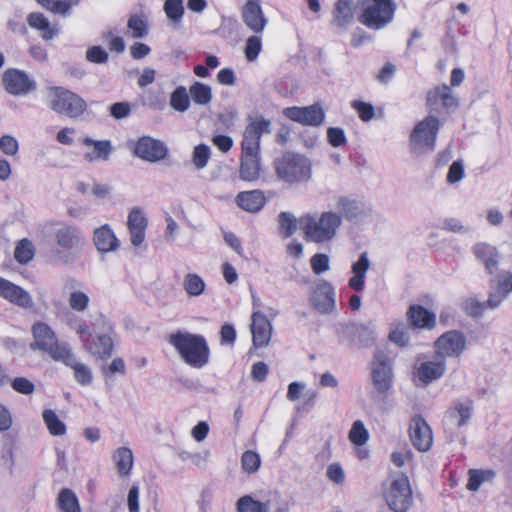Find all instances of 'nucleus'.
<instances>
[{
    "instance_id": "39",
    "label": "nucleus",
    "mask_w": 512,
    "mask_h": 512,
    "mask_svg": "<svg viewBox=\"0 0 512 512\" xmlns=\"http://www.w3.org/2000/svg\"><path fill=\"white\" fill-rule=\"evenodd\" d=\"M43 420L49 433L53 436H62L66 433V425L57 416L52 409H46L43 412Z\"/></svg>"
},
{
    "instance_id": "64",
    "label": "nucleus",
    "mask_w": 512,
    "mask_h": 512,
    "mask_svg": "<svg viewBox=\"0 0 512 512\" xmlns=\"http://www.w3.org/2000/svg\"><path fill=\"white\" fill-rule=\"evenodd\" d=\"M213 145H215L221 152L227 153L233 147V139L224 134H218L211 139Z\"/></svg>"
},
{
    "instance_id": "10",
    "label": "nucleus",
    "mask_w": 512,
    "mask_h": 512,
    "mask_svg": "<svg viewBox=\"0 0 512 512\" xmlns=\"http://www.w3.org/2000/svg\"><path fill=\"white\" fill-rule=\"evenodd\" d=\"M48 97L49 107L54 112L69 118H77L87 109V104L82 97L61 86L49 87Z\"/></svg>"
},
{
    "instance_id": "56",
    "label": "nucleus",
    "mask_w": 512,
    "mask_h": 512,
    "mask_svg": "<svg viewBox=\"0 0 512 512\" xmlns=\"http://www.w3.org/2000/svg\"><path fill=\"white\" fill-rule=\"evenodd\" d=\"M0 150L7 156H15L19 150L18 141L11 135H4L0 138Z\"/></svg>"
},
{
    "instance_id": "25",
    "label": "nucleus",
    "mask_w": 512,
    "mask_h": 512,
    "mask_svg": "<svg viewBox=\"0 0 512 512\" xmlns=\"http://www.w3.org/2000/svg\"><path fill=\"white\" fill-rule=\"evenodd\" d=\"M28 25L39 32L41 38L50 41L59 33L57 24H52L49 19L41 12H31L27 16Z\"/></svg>"
},
{
    "instance_id": "22",
    "label": "nucleus",
    "mask_w": 512,
    "mask_h": 512,
    "mask_svg": "<svg viewBox=\"0 0 512 512\" xmlns=\"http://www.w3.org/2000/svg\"><path fill=\"white\" fill-rule=\"evenodd\" d=\"M148 219L138 207L130 210L127 219V227L130 234V240L133 246H140L145 240Z\"/></svg>"
},
{
    "instance_id": "43",
    "label": "nucleus",
    "mask_w": 512,
    "mask_h": 512,
    "mask_svg": "<svg viewBox=\"0 0 512 512\" xmlns=\"http://www.w3.org/2000/svg\"><path fill=\"white\" fill-rule=\"evenodd\" d=\"M171 107L178 112H185L190 105L189 94L184 86H178L170 97Z\"/></svg>"
},
{
    "instance_id": "33",
    "label": "nucleus",
    "mask_w": 512,
    "mask_h": 512,
    "mask_svg": "<svg viewBox=\"0 0 512 512\" xmlns=\"http://www.w3.org/2000/svg\"><path fill=\"white\" fill-rule=\"evenodd\" d=\"M55 240L61 252H69L78 247L80 232L74 226L64 225L55 232Z\"/></svg>"
},
{
    "instance_id": "36",
    "label": "nucleus",
    "mask_w": 512,
    "mask_h": 512,
    "mask_svg": "<svg viewBox=\"0 0 512 512\" xmlns=\"http://www.w3.org/2000/svg\"><path fill=\"white\" fill-rule=\"evenodd\" d=\"M56 505L60 512H82L78 497L69 488L60 490Z\"/></svg>"
},
{
    "instance_id": "52",
    "label": "nucleus",
    "mask_w": 512,
    "mask_h": 512,
    "mask_svg": "<svg viewBox=\"0 0 512 512\" xmlns=\"http://www.w3.org/2000/svg\"><path fill=\"white\" fill-rule=\"evenodd\" d=\"M262 50V41L259 36L253 35L246 40L244 53L248 61L252 62L257 59Z\"/></svg>"
},
{
    "instance_id": "58",
    "label": "nucleus",
    "mask_w": 512,
    "mask_h": 512,
    "mask_svg": "<svg viewBox=\"0 0 512 512\" xmlns=\"http://www.w3.org/2000/svg\"><path fill=\"white\" fill-rule=\"evenodd\" d=\"M12 388L21 394L29 395L35 390V385L29 379L25 377H16L12 381L10 380Z\"/></svg>"
},
{
    "instance_id": "59",
    "label": "nucleus",
    "mask_w": 512,
    "mask_h": 512,
    "mask_svg": "<svg viewBox=\"0 0 512 512\" xmlns=\"http://www.w3.org/2000/svg\"><path fill=\"white\" fill-rule=\"evenodd\" d=\"M312 270L315 274H321L329 269V257L323 253H316L310 259Z\"/></svg>"
},
{
    "instance_id": "48",
    "label": "nucleus",
    "mask_w": 512,
    "mask_h": 512,
    "mask_svg": "<svg viewBox=\"0 0 512 512\" xmlns=\"http://www.w3.org/2000/svg\"><path fill=\"white\" fill-rule=\"evenodd\" d=\"M164 12L168 19L174 23H179L184 14L182 0H166L164 3Z\"/></svg>"
},
{
    "instance_id": "63",
    "label": "nucleus",
    "mask_w": 512,
    "mask_h": 512,
    "mask_svg": "<svg viewBox=\"0 0 512 512\" xmlns=\"http://www.w3.org/2000/svg\"><path fill=\"white\" fill-rule=\"evenodd\" d=\"M127 506L129 512H140L139 506V487L133 484L127 495Z\"/></svg>"
},
{
    "instance_id": "26",
    "label": "nucleus",
    "mask_w": 512,
    "mask_h": 512,
    "mask_svg": "<svg viewBox=\"0 0 512 512\" xmlns=\"http://www.w3.org/2000/svg\"><path fill=\"white\" fill-rule=\"evenodd\" d=\"M58 362L63 363L73 370L75 380L80 385L88 386L92 383L93 376L90 368L77 360L71 348H69L63 358L59 359Z\"/></svg>"
},
{
    "instance_id": "32",
    "label": "nucleus",
    "mask_w": 512,
    "mask_h": 512,
    "mask_svg": "<svg viewBox=\"0 0 512 512\" xmlns=\"http://www.w3.org/2000/svg\"><path fill=\"white\" fill-rule=\"evenodd\" d=\"M82 143L86 147L93 148L92 151L85 153L84 158L88 162L108 160L113 149L110 140H94L90 137H84Z\"/></svg>"
},
{
    "instance_id": "14",
    "label": "nucleus",
    "mask_w": 512,
    "mask_h": 512,
    "mask_svg": "<svg viewBox=\"0 0 512 512\" xmlns=\"http://www.w3.org/2000/svg\"><path fill=\"white\" fill-rule=\"evenodd\" d=\"M426 106L431 112L449 111L459 106V100L450 86L442 84L427 91Z\"/></svg>"
},
{
    "instance_id": "28",
    "label": "nucleus",
    "mask_w": 512,
    "mask_h": 512,
    "mask_svg": "<svg viewBox=\"0 0 512 512\" xmlns=\"http://www.w3.org/2000/svg\"><path fill=\"white\" fill-rule=\"evenodd\" d=\"M446 370V363L444 359L436 362L425 361L420 363L416 368V376L423 384H429L434 380L443 376Z\"/></svg>"
},
{
    "instance_id": "30",
    "label": "nucleus",
    "mask_w": 512,
    "mask_h": 512,
    "mask_svg": "<svg viewBox=\"0 0 512 512\" xmlns=\"http://www.w3.org/2000/svg\"><path fill=\"white\" fill-rule=\"evenodd\" d=\"M94 244L100 252H112L119 248V240L108 224L97 228L93 234Z\"/></svg>"
},
{
    "instance_id": "53",
    "label": "nucleus",
    "mask_w": 512,
    "mask_h": 512,
    "mask_svg": "<svg viewBox=\"0 0 512 512\" xmlns=\"http://www.w3.org/2000/svg\"><path fill=\"white\" fill-rule=\"evenodd\" d=\"M210 148L206 144L195 146L193 151V164L197 169H203L210 159Z\"/></svg>"
},
{
    "instance_id": "24",
    "label": "nucleus",
    "mask_w": 512,
    "mask_h": 512,
    "mask_svg": "<svg viewBox=\"0 0 512 512\" xmlns=\"http://www.w3.org/2000/svg\"><path fill=\"white\" fill-rule=\"evenodd\" d=\"M406 315L413 328L431 330L436 326V314L421 305H410Z\"/></svg>"
},
{
    "instance_id": "40",
    "label": "nucleus",
    "mask_w": 512,
    "mask_h": 512,
    "mask_svg": "<svg viewBox=\"0 0 512 512\" xmlns=\"http://www.w3.org/2000/svg\"><path fill=\"white\" fill-rule=\"evenodd\" d=\"M189 95L194 103L198 105H207L212 99L210 86L201 82L193 83L189 88Z\"/></svg>"
},
{
    "instance_id": "15",
    "label": "nucleus",
    "mask_w": 512,
    "mask_h": 512,
    "mask_svg": "<svg viewBox=\"0 0 512 512\" xmlns=\"http://www.w3.org/2000/svg\"><path fill=\"white\" fill-rule=\"evenodd\" d=\"M250 331L252 334V347L249 350V354L251 355L254 349L267 347L272 336L271 321L262 311L256 310L252 312Z\"/></svg>"
},
{
    "instance_id": "7",
    "label": "nucleus",
    "mask_w": 512,
    "mask_h": 512,
    "mask_svg": "<svg viewBox=\"0 0 512 512\" xmlns=\"http://www.w3.org/2000/svg\"><path fill=\"white\" fill-rule=\"evenodd\" d=\"M274 169L277 177L288 184L307 182L312 175L310 160L293 152H285L275 159Z\"/></svg>"
},
{
    "instance_id": "60",
    "label": "nucleus",
    "mask_w": 512,
    "mask_h": 512,
    "mask_svg": "<svg viewBox=\"0 0 512 512\" xmlns=\"http://www.w3.org/2000/svg\"><path fill=\"white\" fill-rule=\"evenodd\" d=\"M269 374V366L263 362H255L251 367V378L254 382H264Z\"/></svg>"
},
{
    "instance_id": "54",
    "label": "nucleus",
    "mask_w": 512,
    "mask_h": 512,
    "mask_svg": "<svg viewBox=\"0 0 512 512\" xmlns=\"http://www.w3.org/2000/svg\"><path fill=\"white\" fill-rule=\"evenodd\" d=\"M326 476L332 483L342 485L345 482V471L339 462H333L328 465Z\"/></svg>"
},
{
    "instance_id": "35",
    "label": "nucleus",
    "mask_w": 512,
    "mask_h": 512,
    "mask_svg": "<svg viewBox=\"0 0 512 512\" xmlns=\"http://www.w3.org/2000/svg\"><path fill=\"white\" fill-rule=\"evenodd\" d=\"M118 475L128 477L133 468L134 458L132 451L127 447H119L112 455Z\"/></svg>"
},
{
    "instance_id": "46",
    "label": "nucleus",
    "mask_w": 512,
    "mask_h": 512,
    "mask_svg": "<svg viewBox=\"0 0 512 512\" xmlns=\"http://www.w3.org/2000/svg\"><path fill=\"white\" fill-rule=\"evenodd\" d=\"M183 285L189 296H199L205 290V282L203 279L193 273H189L185 276Z\"/></svg>"
},
{
    "instance_id": "16",
    "label": "nucleus",
    "mask_w": 512,
    "mask_h": 512,
    "mask_svg": "<svg viewBox=\"0 0 512 512\" xmlns=\"http://www.w3.org/2000/svg\"><path fill=\"white\" fill-rule=\"evenodd\" d=\"M283 114L291 121L297 122L303 126L317 127L320 126L325 119L324 110L319 104L304 107H287L283 110Z\"/></svg>"
},
{
    "instance_id": "29",
    "label": "nucleus",
    "mask_w": 512,
    "mask_h": 512,
    "mask_svg": "<svg viewBox=\"0 0 512 512\" xmlns=\"http://www.w3.org/2000/svg\"><path fill=\"white\" fill-rule=\"evenodd\" d=\"M236 203L241 209L256 213L264 207L266 197L263 191L258 189L242 191L236 196Z\"/></svg>"
},
{
    "instance_id": "4",
    "label": "nucleus",
    "mask_w": 512,
    "mask_h": 512,
    "mask_svg": "<svg viewBox=\"0 0 512 512\" xmlns=\"http://www.w3.org/2000/svg\"><path fill=\"white\" fill-rule=\"evenodd\" d=\"M492 291L489 293L485 302L479 301L475 297H468L463 300L461 306L463 311L471 317H480L487 309H495L512 292V273L503 271L497 277L490 281Z\"/></svg>"
},
{
    "instance_id": "62",
    "label": "nucleus",
    "mask_w": 512,
    "mask_h": 512,
    "mask_svg": "<svg viewBox=\"0 0 512 512\" xmlns=\"http://www.w3.org/2000/svg\"><path fill=\"white\" fill-rule=\"evenodd\" d=\"M464 176V167L461 161H454L449 167L447 181L451 184L460 181Z\"/></svg>"
},
{
    "instance_id": "57",
    "label": "nucleus",
    "mask_w": 512,
    "mask_h": 512,
    "mask_svg": "<svg viewBox=\"0 0 512 512\" xmlns=\"http://www.w3.org/2000/svg\"><path fill=\"white\" fill-rule=\"evenodd\" d=\"M86 59L95 64H104L108 61V53L101 46L95 45L86 51Z\"/></svg>"
},
{
    "instance_id": "5",
    "label": "nucleus",
    "mask_w": 512,
    "mask_h": 512,
    "mask_svg": "<svg viewBox=\"0 0 512 512\" xmlns=\"http://www.w3.org/2000/svg\"><path fill=\"white\" fill-rule=\"evenodd\" d=\"M342 223V217L335 212H323L319 217L305 214L300 217V229L308 242L324 243L336 235Z\"/></svg>"
},
{
    "instance_id": "23",
    "label": "nucleus",
    "mask_w": 512,
    "mask_h": 512,
    "mask_svg": "<svg viewBox=\"0 0 512 512\" xmlns=\"http://www.w3.org/2000/svg\"><path fill=\"white\" fill-rule=\"evenodd\" d=\"M242 19L254 33H261L267 24L259 0H248L245 3L242 8Z\"/></svg>"
},
{
    "instance_id": "8",
    "label": "nucleus",
    "mask_w": 512,
    "mask_h": 512,
    "mask_svg": "<svg viewBox=\"0 0 512 512\" xmlns=\"http://www.w3.org/2000/svg\"><path fill=\"white\" fill-rule=\"evenodd\" d=\"M382 497L393 512H408L413 505V491L409 477L400 473L383 484Z\"/></svg>"
},
{
    "instance_id": "45",
    "label": "nucleus",
    "mask_w": 512,
    "mask_h": 512,
    "mask_svg": "<svg viewBox=\"0 0 512 512\" xmlns=\"http://www.w3.org/2000/svg\"><path fill=\"white\" fill-rule=\"evenodd\" d=\"M279 232L283 238L291 237L297 230V220L289 212H281L278 216Z\"/></svg>"
},
{
    "instance_id": "17",
    "label": "nucleus",
    "mask_w": 512,
    "mask_h": 512,
    "mask_svg": "<svg viewBox=\"0 0 512 512\" xmlns=\"http://www.w3.org/2000/svg\"><path fill=\"white\" fill-rule=\"evenodd\" d=\"M408 432L410 441L416 450L419 452L430 450L433 444V433L431 427L422 416L416 415L412 417Z\"/></svg>"
},
{
    "instance_id": "1",
    "label": "nucleus",
    "mask_w": 512,
    "mask_h": 512,
    "mask_svg": "<svg viewBox=\"0 0 512 512\" xmlns=\"http://www.w3.org/2000/svg\"><path fill=\"white\" fill-rule=\"evenodd\" d=\"M270 121L258 118L250 122L241 142L239 177L245 182H255L261 177L260 141L264 133L269 132Z\"/></svg>"
},
{
    "instance_id": "18",
    "label": "nucleus",
    "mask_w": 512,
    "mask_h": 512,
    "mask_svg": "<svg viewBox=\"0 0 512 512\" xmlns=\"http://www.w3.org/2000/svg\"><path fill=\"white\" fill-rule=\"evenodd\" d=\"M372 381L379 393H386L392 384L391 362L387 355L379 351L372 362Z\"/></svg>"
},
{
    "instance_id": "44",
    "label": "nucleus",
    "mask_w": 512,
    "mask_h": 512,
    "mask_svg": "<svg viewBox=\"0 0 512 512\" xmlns=\"http://www.w3.org/2000/svg\"><path fill=\"white\" fill-rule=\"evenodd\" d=\"M348 438L355 446L365 445L369 439V432L361 420H356L349 431Z\"/></svg>"
},
{
    "instance_id": "31",
    "label": "nucleus",
    "mask_w": 512,
    "mask_h": 512,
    "mask_svg": "<svg viewBox=\"0 0 512 512\" xmlns=\"http://www.w3.org/2000/svg\"><path fill=\"white\" fill-rule=\"evenodd\" d=\"M331 24L339 29H345L353 23V0H337L332 11Z\"/></svg>"
},
{
    "instance_id": "6",
    "label": "nucleus",
    "mask_w": 512,
    "mask_h": 512,
    "mask_svg": "<svg viewBox=\"0 0 512 512\" xmlns=\"http://www.w3.org/2000/svg\"><path fill=\"white\" fill-rule=\"evenodd\" d=\"M358 7L359 22L371 30H381L389 25L397 9L394 0H358Z\"/></svg>"
},
{
    "instance_id": "49",
    "label": "nucleus",
    "mask_w": 512,
    "mask_h": 512,
    "mask_svg": "<svg viewBox=\"0 0 512 512\" xmlns=\"http://www.w3.org/2000/svg\"><path fill=\"white\" fill-rule=\"evenodd\" d=\"M261 465V459L257 452L252 450L245 451L241 456V467L248 473L253 474L258 471Z\"/></svg>"
},
{
    "instance_id": "34",
    "label": "nucleus",
    "mask_w": 512,
    "mask_h": 512,
    "mask_svg": "<svg viewBox=\"0 0 512 512\" xmlns=\"http://www.w3.org/2000/svg\"><path fill=\"white\" fill-rule=\"evenodd\" d=\"M370 261L368 254L363 252L359 259L352 264L353 276L348 281V286L356 292H360L365 286L366 273L369 270Z\"/></svg>"
},
{
    "instance_id": "50",
    "label": "nucleus",
    "mask_w": 512,
    "mask_h": 512,
    "mask_svg": "<svg viewBox=\"0 0 512 512\" xmlns=\"http://www.w3.org/2000/svg\"><path fill=\"white\" fill-rule=\"evenodd\" d=\"M337 208L340 211V216H344L347 220L356 218L359 214V207L357 202L347 197L339 198Z\"/></svg>"
},
{
    "instance_id": "27",
    "label": "nucleus",
    "mask_w": 512,
    "mask_h": 512,
    "mask_svg": "<svg viewBox=\"0 0 512 512\" xmlns=\"http://www.w3.org/2000/svg\"><path fill=\"white\" fill-rule=\"evenodd\" d=\"M472 251L476 259L483 263L489 274L497 271L500 257L495 247L487 243H477L473 246Z\"/></svg>"
},
{
    "instance_id": "2",
    "label": "nucleus",
    "mask_w": 512,
    "mask_h": 512,
    "mask_svg": "<svg viewBox=\"0 0 512 512\" xmlns=\"http://www.w3.org/2000/svg\"><path fill=\"white\" fill-rule=\"evenodd\" d=\"M95 326L101 332L92 333L88 324L81 322L76 327V333L79 335L83 348L87 353L97 359L106 360L114 352V327L103 315L100 316Z\"/></svg>"
},
{
    "instance_id": "42",
    "label": "nucleus",
    "mask_w": 512,
    "mask_h": 512,
    "mask_svg": "<svg viewBox=\"0 0 512 512\" xmlns=\"http://www.w3.org/2000/svg\"><path fill=\"white\" fill-rule=\"evenodd\" d=\"M236 508L237 512H268L267 504L253 499L250 495L240 497Z\"/></svg>"
},
{
    "instance_id": "37",
    "label": "nucleus",
    "mask_w": 512,
    "mask_h": 512,
    "mask_svg": "<svg viewBox=\"0 0 512 512\" xmlns=\"http://www.w3.org/2000/svg\"><path fill=\"white\" fill-rule=\"evenodd\" d=\"M131 36L135 39L145 38L149 33V25L143 14H132L127 21Z\"/></svg>"
},
{
    "instance_id": "20",
    "label": "nucleus",
    "mask_w": 512,
    "mask_h": 512,
    "mask_svg": "<svg viewBox=\"0 0 512 512\" xmlns=\"http://www.w3.org/2000/svg\"><path fill=\"white\" fill-rule=\"evenodd\" d=\"M313 307L320 313H331L336 308L335 289L331 283L321 280L313 288L311 295Z\"/></svg>"
},
{
    "instance_id": "51",
    "label": "nucleus",
    "mask_w": 512,
    "mask_h": 512,
    "mask_svg": "<svg viewBox=\"0 0 512 512\" xmlns=\"http://www.w3.org/2000/svg\"><path fill=\"white\" fill-rule=\"evenodd\" d=\"M351 107L357 112L358 117L363 122H369L376 116L375 108L371 103L353 100Z\"/></svg>"
},
{
    "instance_id": "9",
    "label": "nucleus",
    "mask_w": 512,
    "mask_h": 512,
    "mask_svg": "<svg viewBox=\"0 0 512 512\" xmlns=\"http://www.w3.org/2000/svg\"><path fill=\"white\" fill-rule=\"evenodd\" d=\"M31 333L34 339L30 345L31 349L47 353L56 362L63 358L70 348L67 343L58 340L56 333L45 322L33 323Z\"/></svg>"
},
{
    "instance_id": "19",
    "label": "nucleus",
    "mask_w": 512,
    "mask_h": 512,
    "mask_svg": "<svg viewBox=\"0 0 512 512\" xmlns=\"http://www.w3.org/2000/svg\"><path fill=\"white\" fill-rule=\"evenodd\" d=\"M133 152L137 157L154 163L163 160L168 154V149L161 140L143 136L135 143Z\"/></svg>"
},
{
    "instance_id": "38",
    "label": "nucleus",
    "mask_w": 512,
    "mask_h": 512,
    "mask_svg": "<svg viewBox=\"0 0 512 512\" xmlns=\"http://www.w3.org/2000/svg\"><path fill=\"white\" fill-rule=\"evenodd\" d=\"M35 256V247L31 240L23 238L17 242L14 249V258L21 264L29 263Z\"/></svg>"
},
{
    "instance_id": "3",
    "label": "nucleus",
    "mask_w": 512,
    "mask_h": 512,
    "mask_svg": "<svg viewBox=\"0 0 512 512\" xmlns=\"http://www.w3.org/2000/svg\"><path fill=\"white\" fill-rule=\"evenodd\" d=\"M168 342L192 368H202L209 362L210 348L205 337L200 334L176 331L168 336Z\"/></svg>"
},
{
    "instance_id": "47",
    "label": "nucleus",
    "mask_w": 512,
    "mask_h": 512,
    "mask_svg": "<svg viewBox=\"0 0 512 512\" xmlns=\"http://www.w3.org/2000/svg\"><path fill=\"white\" fill-rule=\"evenodd\" d=\"M41 7L54 14H67L72 5V0H35Z\"/></svg>"
},
{
    "instance_id": "12",
    "label": "nucleus",
    "mask_w": 512,
    "mask_h": 512,
    "mask_svg": "<svg viewBox=\"0 0 512 512\" xmlns=\"http://www.w3.org/2000/svg\"><path fill=\"white\" fill-rule=\"evenodd\" d=\"M5 91L12 96H23L36 90V82L23 70L9 68L2 75Z\"/></svg>"
},
{
    "instance_id": "41",
    "label": "nucleus",
    "mask_w": 512,
    "mask_h": 512,
    "mask_svg": "<svg viewBox=\"0 0 512 512\" xmlns=\"http://www.w3.org/2000/svg\"><path fill=\"white\" fill-rule=\"evenodd\" d=\"M468 482H467V489L470 491H477L481 484L484 481H491L495 473L491 470H477V469H470L468 471Z\"/></svg>"
},
{
    "instance_id": "13",
    "label": "nucleus",
    "mask_w": 512,
    "mask_h": 512,
    "mask_svg": "<svg viewBox=\"0 0 512 512\" xmlns=\"http://www.w3.org/2000/svg\"><path fill=\"white\" fill-rule=\"evenodd\" d=\"M434 348L440 359L458 358L466 349V337L461 331L449 330L437 338Z\"/></svg>"
},
{
    "instance_id": "55",
    "label": "nucleus",
    "mask_w": 512,
    "mask_h": 512,
    "mask_svg": "<svg viewBox=\"0 0 512 512\" xmlns=\"http://www.w3.org/2000/svg\"><path fill=\"white\" fill-rule=\"evenodd\" d=\"M89 304V297L81 291H75L70 294L69 305L70 307L78 312L84 311Z\"/></svg>"
},
{
    "instance_id": "61",
    "label": "nucleus",
    "mask_w": 512,
    "mask_h": 512,
    "mask_svg": "<svg viewBox=\"0 0 512 512\" xmlns=\"http://www.w3.org/2000/svg\"><path fill=\"white\" fill-rule=\"evenodd\" d=\"M327 138L333 147H340L346 144V136L341 128L330 127L327 130Z\"/></svg>"
},
{
    "instance_id": "11",
    "label": "nucleus",
    "mask_w": 512,
    "mask_h": 512,
    "mask_svg": "<svg viewBox=\"0 0 512 512\" xmlns=\"http://www.w3.org/2000/svg\"><path fill=\"white\" fill-rule=\"evenodd\" d=\"M440 129V121L429 115L417 123L410 134V146L414 151H433Z\"/></svg>"
},
{
    "instance_id": "21",
    "label": "nucleus",
    "mask_w": 512,
    "mask_h": 512,
    "mask_svg": "<svg viewBox=\"0 0 512 512\" xmlns=\"http://www.w3.org/2000/svg\"><path fill=\"white\" fill-rule=\"evenodd\" d=\"M0 297L21 308L33 305L31 295L19 285L0 277Z\"/></svg>"
}]
</instances>
